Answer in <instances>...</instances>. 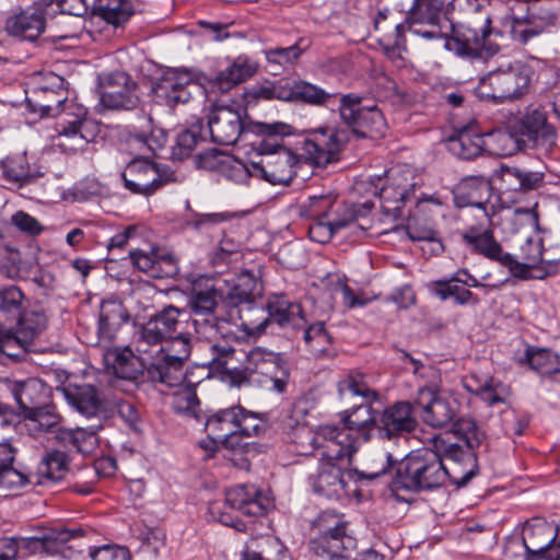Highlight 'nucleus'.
I'll return each instance as SVG.
<instances>
[{"mask_svg":"<svg viewBox=\"0 0 560 560\" xmlns=\"http://www.w3.org/2000/svg\"><path fill=\"white\" fill-rule=\"evenodd\" d=\"M107 82L109 89L101 94L100 104L109 110H132L138 107L140 97L138 85L126 72L112 73Z\"/></svg>","mask_w":560,"mask_h":560,"instance_id":"5701e85b","label":"nucleus"},{"mask_svg":"<svg viewBox=\"0 0 560 560\" xmlns=\"http://www.w3.org/2000/svg\"><path fill=\"white\" fill-rule=\"evenodd\" d=\"M237 421L236 406L220 409L208 416L205 430L209 441L200 442V446L214 452L220 446L228 450H237L246 445L237 441Z\"/></svg>","mask_w":560,"mask_h":560,"instance_id":"a211bd4d","label":"nucleus"},{"mask_svg":"<svg viewBox=\"0 0 560 560\" xmlns=\"http://www.w3.org/2000/svg\"><path fill=\"white\" fill-rule=\"evenodd\" d=\"M254 128L261 138L257 145L262 156L253 164L255 173L272 185H289L296 175L299 155L283 144V138L292 135L293 127L276 121L257 122Z\"/></svg>","mask_w":560,"mask_h":560,"instance_id":"7ed1b4c3","label":"nucleus"},{"mask_svg":"<svg viewBox=\"0 0 560 560\" xmlns=\"http://www.w3.org/2000/svg\"><path fill=\"white\" fill-rule=\"evenodd\" d=\"M446 458L451 466H446L447 479L457 487L466 486L478 472V460L475 452L465 451L454 443L446 448Z\"/></svg>","mask_w":560,"mask_h":560,"instance_id":"f704fd0d","label":"nucleus"},{"mask_svg":"<svg viewBox=\"0 0 560 560\" xmlns=\"http://www.w3.org/2000/svg\"><path fill=\"white\" fill-rule=\"evenodd\" d=\"M184 365L161 357L147 366V375L153 383H160L167 387H174L182 383Z\"/></svg>","mask_w":560,"mask_h":560,"instance_id":"864d4df0","label":"nucleus"},{"mask_svg":"<svg viewBox=\"0 0 560 560\" xmlns=\"http://www.w3.org/2000/svg\"><path fill=\"white\" fill-rule=\"evenodd\" d=\"M27 428L34 433L56 432L58 434L61 416L56 411V406L50 401L24 416Z\"/></svg>","mask_w":560,"mask_h":560,"instance_id":"603ef678","label":"nucleus"},{"mask_svg":"<svg viewBox=\"0 0 560 560\" xmlns=\"http://www.w3.org/2000/svg\"><path fill=\"white\" fill-rule=\"evenodd\" d=\"M452 275L447 279H441L432 282L431 292L442 301L453 299L457 305L478 304L479 299L468 289L459 285Z\"/></svg>","mask_w":560,"mask_h":560,"instance_id":"3c124183","label":"nucleus"},{"mask_svg":"<svg viewBox=\"0 0 560 560\" xmlns=\"http://www.w3.org/2000/svg\"><path fill=\"white\" fill-rule=\"evenodd\" d=\"M48 325V318L40 308H24L19 319L14 322L13 328L8 329L9 343L20 357L30 350L31 346L43 335Z\"/></svg>","mask_w":560,"mask_h":560,"instance_id":"4be33fe9","label":"nucleus"},{"mask_svg":"<svg viewBox=\"0 0 560 560\" xmlns=\"http://www.w3.org/2000/svg\"><path fill=\"white\" fill-rule=\"evenodd\" d=\"M316 455L319 458L317 471L308 477V482L314 493L328 499L349 497L357 491V483L372 481L387 474L393 463V455L386 453L381 462V467L373 470H342L337 462L342 458H329L323 456L320 443L312 440Z\"/></svg>","mask_w":560,"mask_h":560,"instance_id":"20e7f679","label":"nucleus"},{"mask_svg":"<svg viewBox=\"0 0 560 560\" xmlns=\"http://www.w3.org/2000/svg\"><path fill=\"white\" fill-rule=\"evenodd\" d=\"M224 505L257 517L269 511L271 502L256 486L237 485L226 491Z\"/></svg>","mask_w":560,"mask_h":560,"instance_id":"cd10ccee","label":"nucleus"},{"mask_svg":"<svg viewBox=\"0 0 560 560\" xmlns=\"http://www.w3.org/2000/svg\"><path fill=\"white\" fill-rule=\"evenodd\" d=\"M0 171L5 182L20 186L43 175L35 156L26 152L7 155L0 161Z\"/></svg>","mask_w":560,"mask_h":560,"instance_id":"473e14b6","label":"nucleus"},{"mask_svg":"<svg viewBox=\"0 0 560 560\" xmlns=\"http://www.w3.org/2000/svg\"><path fill=\"white\" fill-rule=\"evenodd\" d=\"M405 362L412 365L415 375L429 378V382L420 385L416 398V406L421 409L423 422L432 428H442L455 418V409L451 401L440 396V374L432 365H424L421 361L404 352Z\"/></svg>","mask_w":560,"mask_h":560,"instance_id":"1a4fd4ad","label":"nucleus"},{"mask_svg":"<svg viewBox=\"0 0 560 560\" xmlns=\"http://www.w3.org/2000/svg\"><path fill=\"white\" fill-rule=\"evenodd\" d=\"M550 126L552 125L548 122L547 113L542 108L529 106L516 121L514 130L525 140Z\"/></svg>","mask_w":560,"mask_h":560,"instance_id":"6e6d98bb","label":"nucleus"},{"mask_svg":"<svg viewBox=\"0 0 560 560\" xmlns=\"http://www.w3.org/2000/svg\"><path fill=\"white\" fill-rule=\"evenodd\" d=\"M442 10L441 0H415L406 19L408 28L428 39L440 38L448 21L442 19Z\"/></svg>","mask_w":560,"mask_h":560,"instance_id":"412c9836","label":"nucleus"},{"mask_svg":"<svg viewBox=\"0 0 560 560\" xmlns=\"http://www.w3.org/2000/svg\"><path fill=\"white\" fill-rule=\"evenodd\" d=\"M268 317L256 327L258 334L266 331L270 320L280 326L296 325L302 317V307L299 303L291 302L284 294H273L267 301Z\"/></svg>","mask_w":560,"mask_h":560,"instance_id":"58836bf2","label":"nucleus"},{"mask_svg":"<svg viewBox=\"0 0 560 560\" xmlns=\"http://www.w3.org/2000/svg\"><path fill=\"white\" fill-rule=\"evenodd\" d=\"M349 131L335 127H320L310 131L301 142L302 155L313 165L326 167L339 160Z\"/></svg>","mask_w":560,"mask_h":560,"instance_id":"dca6fc26","label":"nucleus"},{"mask_svg":"<svg viewBox=\"0 0 560 560\" xmlns=\"http://www.w3.org/2000/svg\"><path fill=\"white\" fill-rule=\"evenodd\" d=\"M196 166L209 172H218L235 182L248 177L247 167L232 155L218 149H209L196 156Z\"/></svg>","mask_w":560,"mask_h":560,"instance_id":"7c9ffc66","label":"nucleus"},{"mask_svg":"<svg viewBox=\"0 0 560 560\" xmlns=\"http://www.w3.org/2000/svg\"><path fill=\"white\" fill-rule=\"evenodd\" d=\"M453 431L458 440L465 443L467 447L465 451L474 452L485 439L483 432L471 418L457 419L453 424Z\"/></svg>","mask_w":560,"mask_h":560,"instance_id":"680f3d73","label":"nucleus"},{"mask_svg":"<svg viewBox=\"0 0 560 560\" xmlns=\"http://www.w3.org/2000/svg\"><path fill=\"white\" fill-rule=\"evenodd\" d=\"M130 319L128 310L118 300L102 302L98 314L97 336L100 341L112 343L120 328Z\"/></svg>","mask_w":560,"mask_h":560,"instance_id":"72a5a7b5","label":"nucleus"},{"mask_svg":"<svg viewBox=\"0 0 560 560\" xmlns=\"http://www.w3.org/2000/svg\"><path fill=\"white\" fill-rule=\"evenodd\" d=\"M445 28L451 33H442L445 48L455 55L468 59H488L499 51L498 44L491 43V15L478 19H462L459 21H445Z\"/></svg>","mask_w":560,"mask_h":560,"instance_id":"0eeeda50","label":"nucleus"},{"mask_svg":"<svg viewBox=\"0 0 560 560\" xmlns=\"http://www.w3.org/2000/svg\"><path fill=\"white\" fill-rule=\"evenodd\" d=\"M513 139L505 130H492L482 133L476 125H466L456 129L447 139V150L456 158L471 161L483 152L506 155L512 151Z\"/></svg>","mask_w":560,"mask_h":560,"instance_id":"9d476101","label":"nucleus"},{"mask_svg":"<svg viewBox=\"0 0 560 560\" xmlns=\"http://www.w3.org/2000/svg\"><path fill=\"white\" fill-rule=\"evenodd\" d=\"M262 292L260 280L248 270L237 273L223 294V302L228 307H238L242 304H252Z\"/></svg>","mask_w":560,"mask_h":560,"instance_id":"e433bc0d","label":"nucleus"},{"mask_svg":"<svg viewBox=\"0 0 560 560\" xmlns=\"http://www.w3.org/2000/svg\"><path fill=\"white\" fill-rule=\"evenodd\" d=\"M191 351L189 334L178 331L163 345L154 348V353L162 352L163 357L184 365Z\"/></svg>","mask_w":560,"mask_h":560,"instance_id":"4d7b16f0","label":"nucleus"},{"mask_svg":"<svg viewBox=\"0 0 560 560\" xmlns=\"http://www.w3.org/2000/svg\"><path fill=\"white\" fill-rule=\"evenodd\" d=\"M522 362L544 377L560 374V355L547 348L528 346Z\"/></svg>","mask_w":560,"mask_h":560,"instance_id":"49530a36","label":"nucleus"},{"mask_svg":"<svg viewBox=\"0 0 560 560\" xmlns=\"http://www.w3.org/2000/svg\"><path fill=\"white\" fill-rule=\"evenodd\" d=\"M529 85V77L520 68L509 67L490 71L481 78L476 93L482 101L501 104L521 97Z\"/></svg>","mask_w":560,"mask_h":560,"instance_id":"2eb2a0df","label":"nucleus"},{"mask_svg":"<svg viewBox=\"0 0 560 560\" xmlns=\"http://www.w3.org/2000/svg\"><path fill=\"white\" fill-rule=\"evenodd\" d=\"M94 11L115 28L122 27L133 14L129 0H95Z\"/></svg>","mask_w":560,"mask_h":560,"instance_id":"8fccbe9b","label":"nucleus"},{"mask_svg":"<svg viewBox=\"0 0 560 560\" xmlns=\"http://www.w3.org/2000/svg\"><path fill=\"white\" fill-rule=\"evenodd\" d=\"M557 530L555 525L542 518H532L524 524L522 541L527 553V560H548L547 553L556 542Z\"/></svg>","mask_w":560,"mask_h":560,"instance_id":"393cba45","label":"nucleus"},{"mask_svg":"<svg viewBox=\"0 0 560 560\" xmlns=\"http://www.w3.org/2000/svg\"><path fill=\"white\" fill-rule=\"evenodd\" d=\"M63 393L68 404L84 417L92 418L98 413L101 402L94 386L67 387Z\"/></svg>","mask_w":560,"mask_h":560,"instance_id":"de8ad7c7","label":"nucleus"},{"mask_svg":"<svg viewBox=\"0 0 560 560\" xmlns=\"http://www.w3.org/2000/svg\"><path fill=\"white\" fill-rule=\"evenodd\" d=\"M173 409L176 413L192 417L197 420H201L200 401L196 394V390L191 387H184L178 389L173 397L172 401Z\"/></svg>","mask_w":560,"mask_h":560,"instance_id":"774afa93","label":"nucleus"},{"mask_svg":"<svg viewBox=\"0 0 560 560\" xmlns=\"http://www.w3.org/2000/svg\"><path fill=\"white\" fill-rule=\"evenodd\" d=\"M303 38H299L293 45L289 47H275L264 50L265 58L270 66H273L276 70L284 69L288 66L294 65V62L301 57L304 51L302 44Z\"/></svg>","mask_w":560,"mask_h":560,"instance_id":"bf43d9fd","label":"nucleus"},{"mask_svg":"<svg viewBox=\"0 0 560 560\" xmlns=\"http://www.w3.org/2000/svg\"><path fill=\"white\" fill-rule=\"evenodd\" d=\"M467 389L480 397L488 406H494L505 401L509 388L493 377L488 378L482 385L476 388L466 385Z\"/></svg>","mask_w":560,"mask_h":560,"instance_id":"338daca9","label":"nucleus"},{"mask_svg":"<svg viewBox=\"0 0 560 560\" xmlns=\"http://www.w3.org/2000/svg\"><path fill=\"white\" fill-rule=\"evenodd\" d=\"M47 80L48 84L32 89L26 97L27 107L40 117H57V145L63 152L81 151L101 133V124L89 116L86 107L68 100L63 78L50 74Z\"/></svg>","mask_w":560,"mask_h":560,"instance_id":"f257e3e1","label":"nucleus"},{"mask_svg":"<svg viewBox=\"0 0 560 560\" xmlns=\"http://www.w3.org/2000/svg\"><path fill=\"white\" fill-rule=\"evenodd\" d=\"M129 259L136 269L154 279L174 278L179 271L177 259L159 248L130 250Z\"/></svg>","mask_w":560,"mask_h":560,"instance_id":"a878e982","label":"nucleus"},{"mask_svg":"<svg viewBox=\"0 0 560 560\" xmlns=\"http://www.w3.org/2000/svg\"><path fill=\"white\" fill-rule=\"evenodd\" d=\"M372 209V201L353 203L340 201L336 197L328 213L327 220L330 222L335 232L338 234L340 231L355 225L358 220L365 218Z\"/></svg>","mask_w":560,"mask_h":560,"instance_id":"79ce46f5","label":"nucleus"},{"mask_svg":"<svg viewBox=\"0 0 560 560\" xmlns=\"http://www.w3.org/2000/svg\"><path fill=\"white\" fill-rule=\"evenodd\" d=\"M558 7L552 10L544 11L540 9L530 20H521L518 18H511L506 21L510 27V34L514 42L522 45L527 44L532 38L540 35L555 26L558 21V12L560 10V1Z\"/></svg>","mask_w":560,"mask_h":560,"instance_id":"c756f323","label":"nucleus"},{"mask_svg":"<svg viewBox=\"0 0 560 560\" xmlns=\"http://www.w3.org/2000/svg\"><path fill=\"white\" fill-rule=\"evenodd\" d=\"M304 341L314 355H324L331 345V337L325 328V323L310 325L304 331Z\"/></svg>","mask_w":560,"mask_h":560,"instance_id":"69168bd1","label":"nucleus"},{"mask_svg":"<svg viewBox=\"0 0 560 560\" xmlns=\"http://www.w3.org/2000/svg\"><path fill=\"white\" fill-rule=\"evenodd\" d=\"M460 236L463 244L471 254L482 256L503 267L510 262V253L503 250L490 226L470 225Z\"/></svg>","mask_w":560,"mask_h":560,"instance_id":"b1692460","label":"nucleus"},{"mask_svg":"<svg viewBox=\"0 0 560 560\" xmlns=\"http://www.w3.org/2000/svg\"><path fill=\"white\" fill-rule=\"evenodd\" d=\"M521 258L518 261L512 254H510V262L505 264L514 278L521 280H528L532 275L530 270H542L544 264H549L544 258V244L541 240L527 238L521 246Z\"/></svg>","mask_w":560,"mask_h":560,"instance_id":"c9c22d12","label":"nucleus"},{"mask_svg":"<svg viewBox=\"0 0 560 560\" xmlns=\"http://www.w3.org/2000/svg\"><path fill=\"white\" fill-rule=\"evenodd\" d=\"M15 450L10 443H0V489L15 491L32 483L28 475L13 467Z\"/></svg>","mask_w":560,"mask_h":560,"instance_id":"c03bdc74","label":"nucleus"},{"mask_svg":"<svg viewBox=\"0 0 560 560\" xmlns=\"http://www.w3.org/2000/svg\"><path fill=\"white\" fill-rule=\"evenodd\" d=\"M176 306L167 305L151 315L143 324L137 325L132 336V347L139 355L153 357L154 348L178 332L179 316Z\"/></svg>","mask_w":560,"mask_h":560,"instance_id":"9b49d317","label":"nucleus"},{"mask_svg":"<svg viewBox=\"0 0 560 560\" xmlns=\"http://www.w3.org/2000/svg\"><path fill=\"white\" fill-rule=\"evenodd\" d=\"M143 359L136 357L128 348L115 354L113 369L117 377L137 382L144 376Z\"/></svg>","mask_w":560,"mask_h":560,"instance_id":"5fc2aeb1","label":"nucleus"},{"mask_svg":"<svg viewBox=\"0 0 560 560\" xmlns=\"http://www.w3.org/2000/svg\"><path fill=\"white\" fill-rule=\"evenodd\" d=\"M243 108L213 104L208 114L211 140L221 145H232L243 133H255L254 127L257 122L247 125L243 119Z\"/></svg>","mask_w":560,"mask_h":560,"instance_id":"f3484780","label":"nucleus"},{"mask_svg":"<svg viewBox=\"0 0 560 560\" xmlns=\"http://www.w3.org/2000/svg\"><path fill=\"white\" fill-rule=\"evenodd\" d=\"M201 124H192L177 135L176 142L172 148V156L176 160H185L192 153L201 137Z\"/></svg>","mask_w":560,"mask_h":560,"instance_id":"052dcab7","label":"nucleus"},{"mask_svg":"<svg viewBox=\"0 0 560 560\" xmlns=\"http://www.w3.org/2000/svg\"><path fill=\"white\" fill-rule=\"evenodd\" d=\"M124 187L133 195L152 196L167 184L176 182L175 173L148 159H135L120 174Z\"/></svg>","mask_w":560,"mask_h":560,"instance_id":"4468645a","label":"nucleus"},{"mask_svg":"<svg viewBox=\"0 0 560 560\" xmlns=\"http://www.w3.org/2000/svg\"><path fill=\"white\" fill-rule=\"evenodd\" d=\"M220 299L223 300V294L215 288L213 279L199 277L192 282L188 306L194 314L190 325L199 338L208 339L218 334L213 313Z\"/></svg>","mask_w":560,"mask_h":560,"instance_id":"f8f14e48","label":"nucleus"},{"mask_svg":"<svg viewBox=\"0 0 560 560\" xmlns=\"http://www.w3.org/2000/svg\"><path fill=\"white\" fill-rule=\"evenodd\" d=\"M336 196L312 195L299 205V215L308 220L327 219Z\"/></svg>","mask_w":560,"mask_h":560,"instance_id":"13d9d810","label":"nucleus"},{"mask_svg":"<svg viewBox=\"0 0 560 560\" xmlns=\"http://www.w3.org/2000/svg\"><path fill=\"white\" fill-rule=\"evenodd\" d=\"M557 139V130L553 126H550L524 141L539 158H549L558 150Z\"/></svg>","mask_w":560,"mask_h":560,"instance_id":"0e129e2a","label":"nucleus"},{"mask_svg":"<svg viewBox=\"0 0 560 560\" xmlns=\"http://www.w3.org/2000/svg\"><path fill=\"white\" fill-rule=\"evenodd\" d=\"M338 393L341 397L347 395L361 396L366 400L342 417L343 427L320 425L313 436L315 443H320L323 456L329 458H350L362 443L371 440L375 432L376 410L371 406L378 399V393L371 389L365 375L359 371H350L338 382Z\"/></svg>","mask_w":560,"mask_h":560,"instance_id":"f03ea898","label":"nucleus"},{"mask_svg":"<svg viewBox=\"0 0 560 560\" xmlns=\"http://www.w3.org/2000/svg\"><path fill=\"white\" fill-rule=\"evenodd\" d=\"M26 301L23 291L14 284L0 288V329L13 328L14 322L25 308Z\"/></svg>","mask_w":560,"mask_h":560,"instance_id":"37998d69","label":"nucleus"},{"mask_svg":"<svg viewBox=\"0 0 560 560\" xmlns=\"http://www.w3.org/2000/svg\"><path fill=\"white\" fill-rule=\"evenodd\" d=\"M71 536L63 527L50 528L40 536L32 537H15L16 545H19V553L26 556L36 552H49L54 548V542H63Z\"/></svg>","mask_w":560,"mask_h":560,"instance_id":"a18cd8bd","label":"nucleus"},{"mask_svg":"<svg viewBox=\"0 0 560 560\" xmlns=\"http://www.w3.org/2000/svg\"><path fill=\"white\" fill-rule=\"evenodd\" d=\"M488 190L489 185L483 176L466 177L460 180L454 190V202L458 208H477L490 221L491 214L487 210V202L483 201V194Z\"/></svg>","mask_w":560,"mask_h":560,"instance_id":"4c0bfd02","label":"nucleus"},{"mask_svg":"<svg viewBox=\"0 0 560 560\" xmlns=\"http://www.w3.org/2000/svg\"><path fill=\"white\" fill-rule=\"evenodd\" d=\"M339 114L342 121L360 138L384 137L387 129L381 109L375 104L363 105V98L353 93L341 96Z\"/></svg>","mask_w":560,"mask_h":560,"instance_id":"ddd939ff","label":"nucleus"},{"mask_svg":"<svg viewBox=\"0 0 560 560\" xmlns=\"http://www.w3.org/2000/svg\"><path fill=\"white\" fill-rule=\"evenodd\" d=\"M46 21L47 19L37 7L28 5L26 9L7 19L5 31L11 36L33 42L44 33Z\"/></svg>","mask_w":560,"mask_h":560,"instance_id":"2f4dec72","label":"nucleus"},{"mask_svg":"<svg viewBox=\"0 0 560 560\" xmlns=\"http://www.w3.org/2000/svg\"><path fill=\"white\" fill-rule=\"evenodd\" d=\"M413 186L396 170L388 172L387 180L380 191L381 207L386 218L398 219L401 215V209L409 200Z\"/></svg>","mask_w":560,"mask_h":560,"instance_id":"c85d7f7f","label":"nucleus"},{"mask_svg":"<svg viewBox=\"0 0 560 560\" xmlns=\"http://www.w3.org/2000/svg\"><path fill=\"white\" fill-rule=\"evenodd\" d=\"M312 529L310 549L323 560H348L355 548V539L348 534V522L342 514L323 511L313 521Z\"/></svg>","mask_w":560,"mask_h":560,"instance_id":"6e6552de","label":"nucleus"},{"mask_svg":"<svg viewBox=\"0 0 560 560\" xmlns=\"http://www.w3.org/2000/svg\"><path fill=\"white\" fill-rule=\"evenodd\" d=\"M289 372L280 353L254 347L246 353L242 368L228 370L225 382L235 387L256 386L281 394L285 390Z\"/></svg>","mask_w":560,"mask_h":560,"instance_id":"423d86ee","label":"nucleus"},{"mask_svg":"<svg viewBox=\"0 0 560 560\" xmlns=\"http://www.w3.org/2000/svg\"><path fill=\"white\" fill-rule=\"evenodd\" d=\"M68 470L67 455L60 451L47 453L38 466V475L49 481L61 480Z\"/></svg>","mask_w":560,"mask_h":560,"instance_id":"e2e57ef3","label":"nucleus"},{"mask_svg":"<svg viewBox=\"0 0 560 560\" xmlns=\"http://www.w3.org/2000/svg\"><path fill=\"white\" fill-rule=\"evenodd\" d=\"M258 70L255 60L246 55L237 56L225 69L218 72L212 81L213 88L222 92L250 79Z\"/></svg>","mask_w":560,"mask_h":560,"instance_id":"ea45409f","label":"nucleus"},{"mask_svg":"<svg viewBox=\"0 0 560 560\" xmlns=\"http://www.w3.org/2000/svg\"><path fill=\"white\" fill-rule=\"evenodd\" d=\"M192 74L183 69H168L153 83L152 93L158 104L174 107L191 97Z\"/></svg>","mask_w":560,"mask_h":560,"instance_id":"aec40b11","label":"nucleus"},{"mask_svg":"<svg viewBox=\"0 0 560 560\" xmlns=\"http://www.w3.org/2000/svg\"><path fill=\"white\" fill-rule=\"evenodd\" d=\"M394 467L393 486L399 490L431 491L447 480L446 465L440 453L429 447L411 451L400 460L393 456L387 472Z\"/></svg>","mask_w":560,"mask_h":560,"instance_id":"39448f33","label":"nucleus"},{"mask_svg":"<svg viewBox=\"0 0 560 560\" xmlns=\"http://www.w3.org/2000/svg\"><path fill=\"white\" fill-rule=\"evenodd\" d=\"M418 427L413 405L396 401L382 411H376L375 433L382 440H396L412 433Z\"/></svg>","mask_w":560,"mask_h":560,"instance_id":"6ab92c4d","label":"nucleus"},{"mask_svg":"<svg viewBox=\"0 0 560 560\" xmlns=\"http://www.w3.org/2000/svg\"><path fill=\"white\" fill-rule=\"evenodd\" d=\"M332 95L315 84L303 80L285 81L273 84L267 97L285 102H300L314 106L326 105Z\"/></svg>","mask_w":560,"mask_h":560,"instance_id":"bb28decb","label":"nucleus"},{"mask_svg":"<svg viewBox=\"0 0 560 560\" xmlns=\"http://www.w3.org/2000/svg\"><path fill=\"white\" fill-rule=\"evenodd\" d=\"M12 394L23 416H25L49 401L50 388L38 378H28L15 383L12 387Z\"/></svg>","mask_w":560,"mask_h":560,"instance_id":"a19ab883","label":"nucleus"},{"mask_svg":"<svg viewBox=\"0 0 560 560\" xmlns=\"http://www.w3.org/2000/svg\"><path fill=\"white\" fill-rule=\"evenodd\" d=\"M102 428V424L98 423L88 428L63 429L59 430L57 439L80 453H90L96 446V434Z\"/></svg>","mask_w":560,"mask_h":560,"instance_id":"09e8293b","label":"nucleus"}]
</instances>
